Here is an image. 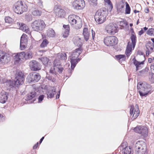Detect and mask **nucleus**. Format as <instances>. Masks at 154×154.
Returning <instances> with one entry per match:
<instances>
[{"mask_svg": "<svg viewBox=\"0 0 154 154\" xmlns=\"http://www.w3.org/2000/svg\"><path fill=\"white\" fill-rule=\"evenodd\" d=\"M46 24L43 20H36L31 24V26L33 30L40 32L45 27Z\"/></svg>", "mask_w": 154, "mask_h": 154, "instance_id": "39448f33", "label": "nucleus"}, {"mask_svg": "<svg viewBox=\"0 0 154 154\" xmlns=\"http://www.w3.org/2000/svg\"><path fill=\"white\" fill-rule=\"evenodd\" d=\"M82 25V21L79 17L75 23V24H74L72 27L76 29H79L81 28Z\"/></svg>", "mask_w": 154, "mask_h": 154, "instance_id": "5701e85b", "label": "nucleus"}, {"mask_svg": "<svg viewBox=\"0 0 154 154\" xmlns=\"http://www.w3.org/2000/svg\"><path fill=\"white\" fill-rule=\"evenodd\" d=\"M60 90H59L58 93L56 95V99H58L59 98L60 96Z\"/></svg>", "mask_w": 154, "mask_h": 154, "instance_id": "4d7b16f0", "label": "nucleus"}, {"mask_svg": "<svg viewBox=\"0 0 154 154\" xmlns=\"http://www.w3.org/2000/svg\"><path fill=\"white\" fill-rule=\"evenodd\" d=\"M146 72L145 70H142L139 72L138 73V75H143Z\"/></svg>", "mask_w": 154, "mask_h": 154, "instance_id": "603ef678", "label": "nucleus"}, {"mask_svg": "<svg viewBox=\"0 0 154 154\" xmlns=\"http://www.w3.org/2000/svg\"><path fill=\"white\" fill-rule=\"evenodd\" d=\"M74 43L75 45L79 47L80 46L82 45L81 39L79 37H76L74 41Z\"/></svg>", "mask_w": 154, "mask_h": 154, "instance_id": "c9c22d12", "label": "nucleus"}, {"mask_svg": "<svg viewBox=\"0 0 154 154\" xmlns=\"http://www.w3.org/2000/svg\"><path fill=\"white\" fill-rule=\"evenodd\" d=\"M130 30L131 32V34H133V33L134 34H135L133 29L132 28Z\"/></svg>", "mask_w": 154, "mask_h": 154, "instance_id": "774afa93", "label": "nucleus"}, {"mask_svg": "<svg viewBox=\"0 0 154 154\" xmlns=\"http://www.w3.org/2000/svg\"><path fill=\"white\" fill-rule=\"evenodd\" d=\"M151 44H152V42H149L146 46V48L147 49L146 53V56H148L153 51L154 49Z\"/></svg>", "mask_w": 154, "mask_h": 154, "instance_id": "412c9836", "label": "nucleus"}, {"mask_svg": "<svg viewBox=\"0 0 154 154\" xmlns=\"http://www.w3.org/2000/svg\"><path fill=\"white\" fill-rule=\"evenodd\" d=\"M44 138V137H43L40 139V141L39 142L40 143H42V142Z\"/></svg>", "mask_w": 154, "mask_h": 154, "instance_id": "69168bd1", "label": "nucleus"}, {"mask_svg": "<svg viewBox=\"0 0 154 154\" xmlns=\"http://www.w3.org/2000/svg\"><path fill=\"white\" fill-rule=\"evenodd\" d=\"M8 83V85H9V86L11 88L14 87L15 85L17 86H18L17 85V84L15 83V79H14V81L11 80L9 81Z\"/></svg>", "mask_w": 154, "mask_h": 154, "instance_id": "c03bdc74", "label": "nucleus"}, {"mask_svg": "<svg viewBox=\"0 0 154 154\" xmlns=\"http://www.w3.org/2000/svg\"><path fill=\"white\" fill-rule=\"evenodd\" d=\"M131 41L133 48H134L136 42V36L135 34H134L133 33L131 34L130 37Z\"/></svg>", "mask_w": 154, "mask_h": 154, "instance_id": "2f4dec72", "label": "nucleus"}, {"mask_svg": "<svg viewBox=\"0 0 154 154\" xmlns=\"http://www.w3.org/2000/svg\"><path fill=\"white\" fill-rule=\"evenodd\" d=\"M23 52L18 53L16 54H15V55L14 56V59L15 60V62H18L21 59H23V54H24Z\"/></svg>", "mask_w": 154, "mask_h": 154, "instance_id": "4be33fe9", "label": "nucleus"}, {"mask_svg": "<svg viewBox=\"0 0 154 154\" xmlns=\"http://www.w3.org/2000/svg\"><path fill=\"white\" fill-rule=\"evenodd\" d=\"M3 116L1 114H0V122L2 120V118Z\"/></svg>", "mask_w": 154, "mask_h": 154, "instance_id": "338daca9", "label": "nucleus"}, {"mask_svg": "<svg viewBox=\"0 0 154 154\" xmlns=\"http://www.w3.org/2000/svg\"><path fill=\"white\" fill-rule=\"evenodd\" d=\"M134 64L136 66V70L137 71L139 67L140 66V65L141 64H144V62L142 61L140 62L135 60L134 61Z\"/></svg>", "mask_w": 154, "mask_h": 154, "instance_id": "4c0bfd02", "label": "nucleus"}, {"mask_svg": "<svg viewBox=\"0 0 154 154\" xmlns=\"http://www.w3.org/2000/svg\"><path fill=\"white\" fill-rule=\"evenodd\" d=\"M103 42L107 46H112L117 44L118 42L117 38L115 36H106L104 38Z\"/></svg>", "mask_w": 154, "mask_h": 154, "instance_id": "0eeeda50", "label": "nucleus"}, {"mask_svg": "<svg viewBox=\"0 0 154 154\" xmlns=\"http://www.w3.org/2000/svg\"><path fill=\"white\" fill-rule=\"evenodd\" d=\"M64 11L62 9H60L58 12V16L61 17L64 16Z\"/></svg>", "mask_w": 154, "mask_h": 154, "instance_id": "de8ad7c7", "label": "nucleus"}, {"mask_svg": "<svg viewBox=\"0 0 154 154\" xmlns=\"http://www.w3.org/2000/svg\"><path fill=\"white\" fill-rule=\"evenodd\" d=\"M147 34L150 35H154V29L151 28L149 29L147 31Z\"/></svg>", "mask_w": 154, "mask_h": 154, "instance_id": "49530a36", "label": "nucleus"}, {"mask_svg": "<svg viewBox=\"0 0 154 154\" xmlns=\"http://www.w3.org/2000/svg\"><path fill=\"white\" fill-rule=\"evenodd\" d=\"M154 74H152L151 75V79L152 80V82H154Z\"/></svg>", "mask_w": 154, "mask_h": 154, "instance_id": "052dcab7", "label": "nucleus"}, {"mask_svg": "<svg viewBox=\"0 0 154 154\" xmlns=\"http://www.w3.org/2000/svg\"><path fill=\"white\" fill-rule=\"evenodd\" d=\"M144 33V32L143 30L142 29L141 30L138 32V34L139 35H141L143 34Z\"/></svg>", "mask_w": 154, "mask_h": 154, "instance_id": "6e6d98bb", "label": "nucleus"}, {"mask_svg": "<svg viewBox=\"0 0 154 154\" xmlns=\"http://www.w3.org/2000/svg\"><path fill=\"white\" fill-rule=\"evenodd\" d=\"M8 94L5 92H1L0 93V103H5L8 100Z\"/></svg>", "mask_w": 154, "mask_h": 154, "instance_id": "6ab92c4d", "label": "nucleus"}, {"mask_svg": "<svg viewBox=\"0 0 154 154\" xmlns=\"http://www.w3.org/2000/svg\"><path fill=\"white\" fill-rule=\"evenodd\" d=\"M77 17L75 15H70L68 16V21L72 26L75 24V23L77 20L76 19Z\"/></svg>", "mask_w": 154, "mask_h": 154, "instance_id": "aec40b11", "label": "nucleus"}, {"mask_svg": "<svg viewBox=\"0 0 154 154\" xmlns=\"http://www.w3.org/2000/svg\"><path fill=\"white\" fill-rule=\"evenodd\" d=\"M107 15V11L105 8L98 10L95 13L94 18L96 22L98 24L103 23Z\"/></svg>", "mask_w": 154, "mask_h": 154, "instance_id": "f03ea898", "label": "nucleus"}, {"mask_svg": "<svg viewBox=\"0 0 154 154\" xmlns=\"http://www.w3.org/2000/svg\"><path fill=\"white\" fill-rule=\"evenodd\" d=\"M10 58L7 57V54L2 51H0V61L3 62H7L10 60Z\"/></svg>", "mask_w": 154, "mask_h": 154, "instance_id": "f3484780", "label": "nucleus"}, {"mask_svg": "<svg viewBox=\"0 0 154 154\" xmlns=\"http://www.w3.org/2000/svg\"><path fill=\"white\" fill-rule=\"evenodd\" d=\"M92 35V39L93 40L94 39L95 35V32L94 31H93L92 29L91 30Z\"/></svg>", "mask_w": 154, "mask_h": 154, "instance_id": "5fc2aeb1", "label": "nucleus"}, {"mask_svg": "<svg viewBox=\"0 0 154 154\" xmlns=\"http://www.w3.org/2000/svg\"><path fill=\"white\" fill-rule=\"evenodd\" d=\"M24 76L23 73L21 72H19L16 73L15 79L17 86L22 85L23 83L24 80Z\"/></svg>", "mask_w": 154, "mask_h": 154, "instance_id": "f8f14e48", "label": "nucleus"}, {"mask_svg": "<svg viewBox=\"0 0 154 154\" xmlns=\"http://www.w3.org/2000/svg\"><path fill=\"white\" fill-rule=\"evenodd\" d=\"M41 77L39 73L34 72L29 74L27 79L30 83H35L38 82L40 79Z\"/></svg>", "mask_w": 154, "mask_h": 154, "instance_id": "9d476101", "label": "nucleus"}, {"mask_svg": "<svg viewBox=\"0 0 154 154\" xmlns=\"http://www.w3.org/2000/svg\"><path fill=\"white\" fill-rule=\"evenodd\" d=\"M83 34L86 41H87L89 39L90 34L88 29L87 28H84L83 29Z\"/></svg>", "mask_w": 154, "mask_h": 154, "instance_id": "cd10ccee", "label": "nucleus"}, {"mask_svg": "<svg viewBox=\"0 0 154 154\" xmlns=\"http://www.w3.org/2000/svg\"><path fill=\"white\" fill-rule=\"evenodd\" d=\"M17 24L20 26V29L22 31L27 32L29 31V29L27 26L23 23L17 22Z\"/></svg>", "mask_w": 154, "mask_h": 154, "instance_id": "bb28decb", "label": "nucleus"}, {"mask_svg": "<svg viewBox=\"0 0 154 154\" xmlns=\"http://www.w3.org/2000/svg\"><path fill=\"white\" fill-rule=\"evenodd\" d=\"M150 69L152 71L154 72V63L151 64Z\"/></svg>", "mask_w": 154, "mask_h": 154, "instance_id": "864d4df0", "label": "nucleus"}, {"mask_svg": "<svg viewBox=\"0 0 154 154\" xmlns=\"http://www.w3.org/2000/svg\"><path fill=\"white\" fill-rule=\"evenodd\" d=\"M71 60V69H68V71L69 72V76H70L71 75L72 73L73 70L74 68L76 66V64L78 63L79 61L80 60L79 58H70Z\"/></svg>", "mask_w": 154, "mask_h": 154, "instance_id": "2eb2a0df", "label": "nucleus"}, {"mask_svg": "<svg viewBox=\"0 0 154 154\" xmlns=\"http://www.w3.org/2000/svg\"><path fill=\"white\" fill-rule=\"evenodd\" d=\"M151 86L146 82H140L138 83L137 88L141 97L145 96L150 91Z\"/></svg>", "mask_w": 154, "mask_h": 154, "instance_id": "f257e3e1", "label": "nucleus"}, {"mask_svg": "<svg viewBox=\"0 0 154 154\" xmlns=\"http://www.w3.org/2000/svg\"><path fill=\"white\" fill-rule=\"evenodd\" d=\"M125 5L124 4H120L117 7V9L118 11H121L122 9L124 7Z\"/></svg>", "mask_w": 154, "mask_h": 154, "instance_id": "09e8293b", "label": "nucleus"}, {"mask_svg": "<svg viewBox=\"0 0 154 154\" xmlns=\"http://www.w3.org/2000/svg\"><path fill=\"white\" fill-rule=\"evenodd\" d=\"M97 1V0H90V1H91V2L95 4H96Z\"/></svg>", "mask_w": 154, "mask_h": 154, "instance_id": "e2e57ef3", "label": "nucleus"}, {"mask_svg": "<svg viewBox=\"0 0 154 154\" xmlns=\"http://www.w3.org/2000/svg\"><path fill=\"white\" fill-rule=\"evenodd\" d=\"M40 60L45 66L47 65L49 60L48 58L47 57H42L41 58Z\"/></svg>", "mask_w": 154, "mask_h": 154, "instance_id": "e433bc0d", "label": "nucleus"}, {"mask_svg": "<svg viewBox=\"0 0 154 154\" xmlns=\"http://www.w3.org/2000/svg\"><path fill=\"white\" fill-rule=\"evenodd\" d=\"M58 60H55L54 63V68L50 69V72L54 75H58L57 72L59 73H62L63 70V67L60 65Z\"/></svg>", "mask_w": 154, "mask_h": 154, "instance_id": "423d86ee", "label": "nucleus"}, {"mask_svg": "<svg viewBox=\"0 0 154 154\" xmlns=\"http://www.w3.org/2000/svg\"><path fill=\"white\" fill-rule=\"evenodd\" d=\"M148 62L149 63H151L153 62L152 61V58H149L148 59Z\"/></svg>", "mask_w": 154, "mask_h": 154, "instance_id": "bf43d9fd", "label": "nucleus"}, {"mask_svg": "<svg viewBox=\"0 0 154 154\" xmlns=\"http://www.w3.org/2000/svg\"><path fill=\"white\" fill-rule=\"evenodd\" d=\"M119 149H122V154H132L130 146H127L125 147H123V144L119 147Z\"/></svg>", "mask_w": 154, "mask_h": 154, "instance_id": "dca6fc26", "label": "nucleus"}, {"mask_svg": "<svg viewBox=\"0 0 154 154\" xmlns=\"http://www.w3.org/2000/svg\"><path fill=\"white\" fill-rule=\"evenodd\" d=\"M47 35L49 37H54L55 33L53 29L49 28L47 31Z\"/></svg>", "mask_w": 154, "mask_h": 154, "instance_id": "c85d7f7f", "label": "nucleus"}, {"mask_svg": "<svg viewBox=\"0 0 154 154\" xmlns=\"http://www.w3.org/2000/svg\"><path fill=\"white\" fill-rule=\"evenodd\" d=\"M72 5L73 8L77 10L82 9L85 6L84 0H75L73 2Z\"/></svg>", "mask_w": 154, "mask_h": 154, "instance_id": "9b49d317", "label": "nucleus"}, {"mask_svg": "<svg viewBox=\"0 0 154 154\" xmlns=\"http://www.w3.org/2000/svg\"><path fill=\"white\" fill-rule=\"evenodd\" d=\"M44 95H40L38 97V102L39 103H41L43 100L44 98Z\"/></svg>", "mask_w": 154, "mask_h": 154, "instance_id": "8fccbe9b", "label": "nucleus"}, {"mask_svg": "<svg viewBox=\"0 0 154 154\" xmlns=\"http://www.w3.org/2000/svg\"><path fill=\"white\" fill-rule=\"evenodd\" d=\"M56 91L57 89L55 87L51 88L50 91H48L47 94L48 98H52L54 95L55 94Z\"/></svg>", "mask_w": 154, "mask_h": 154, "instance_id": "393cba45", "label": "nucleus"}, {"mask_svg": "<svg viewBox=\"0 0 154 154\" xmlns=\"http://www.w3.org/2000/svg\"><path fill=\"white\" fill-rule=\"evenodd\" d=\"M32 13L33 16H37L40 15L41 12L37 9L35 8L32 10Z\"/></svg>", "mask_w": 154, "mask_h": 154, "instance_id": "f704fd0d", "label": "nucleus"}, {"mask_svg": "<svg viewBox=\"0 0 154 154\" xmlns=\"http://www.w3.org/2000/svg\"><path fill=\"white\" fill-rule=\"evenodd\" d=\"M57 75H54L53 74L50 72V74L48 76L47 75L46 78L48 80L51 81L52 82H54L56 80L55 77L57 76Z\"/></svg>", "mask_w": 154, "mask_h": 154, "instance_id": "7c9ffc66", "label": "nucleus"}, {"mask_svg": "<svg viewBox=\"0 0 154 154\" xmlns=\"http://www.w3.org/2000/svg\"><path fill=\"white\" fill-rule=\"evenodd\" d=\"M117 26L114 23H110L105 27V30L107 33L114 35L117 32Z\"/></svg>", "mask_w": 154, "mask_h": 154, "instance_id": "6e6552de", "label": "nucleus"}, {"mask_svg": "<svg viewBox=\"0 0 154 154\" xmlns=\"http://www.w3.org/2000/svg\"><path fill=\"white\" fill-rule=\"evenodd\" d=\"M81 53V48H77L72 53L71 56H70V58H77Z\"/></svg>", "mask_w": 154, "mask_h": 154, "instance_id": "b1692460", "label": "nucleus"}, {"mask_svg": "<svg viewBox=\"0 0 154 154\" xmlns=\"http://www.w3.org/2000/svg\"><path fill=\"white\" fill-rule=\"evenodd\" d=\"M131 45H127L125 51V54L127 57L128 58L131 54L132 51Z\"/></svg>", "mask_w": 154, "mask_h": 154, "instance_id": "473e14b6", "label": "nucleus"}, {"mask_svg": "<svg viewBox=\"0 0 154 154\" xmlns=\"http://www.w3.org/2000/svg\"><path fill=\"white\" fill-rule=\"evenodd\" d=\"M105 3L108 5L109 6L111 10L113 8L112 4L110 0H104Z\"/></svg>", "mask_w": 154, "mask_h": 154, "instance_id": "a18cd8bd", "label": "nucleus"}, {"mask_svg": "<svg viewBox=\"0 0 154 154\" xmlns=\"http://www.w3.org/2000/svg\"><path fill=\"white\" fill-rule=\"evenodd\" d=\"M13 8L14 11L17 14H21L28 10L27 5L22 1H19L16 2L14 5Z\"/></svg>", "mask_w": 154, "mask_h": 154, "instance_id": "7ed1b4c3", "label": "nucleus"}, {"mask_svg": "<svg viewBox=\"0 0 154 154\" xmlns=\"http://www.w3.org/2000/svg\"><path fill=\"white\" fill-rule=\"evenodd\" d=\"M27 42V40L25 37V35H23L21 37L20 44H26Z\"/></svg>", "mask_w": 154, "mask_h": 154, "instance_id": "37998d69", "label": "nucleus"}, {"mask_svg": "<svg viewBox=\"0 0 154 154\" xmlns=\"http://www.w3.org/2000/svg\"><path fill=\"white\" fill-rule=\"evenodd\" d=\"M36 95V93L35 92H31L29 94H28L25 98V100L26 101H29L28 102H27V103H32V102H33L35 101V99H33H33Z\"/></svg>", "mask_w": 154, "mask_h": 154, "instance_id": "a211bd4d", "label": "nucleus"}, {"mask_svg": "<svg viewBox=\"0 0 154 154\" xmlns=\"http://www.w3.org/2000/svg\"><path fill=\"white\" fill-rule=\"evenodd\" d=\"M134 131L135 132L141 134L144 136L147 135L148 133L147 128L143 126L137 127L134 128Z\"/></svg>", "mask_w": 154, "mask_h": 154, "instance_id": "ddd939ff", "label": "nucleus"}, {"mask_svg": "<svg viewBox=\"0 0 154 154\" xmlns=\"http://www.w3.org/2000/svg\"><path fill=\"white\" fill-rule=\"evenodd\" d=\"M29 66L31 70L33 71H38L41 69V65L38 62L32 60L29 63Z\"/></svg>", "mask_w": 154, "mask_h": 154, "instance_id": "4468645a", "label": "nucleus"}, {"mask_svg": "<svg viewBox=\"0 0 154 154\" xmlns=\"http://www.w3.org/2000/svg\"><path fill=\"white\" fill-rule=\"evenodd\" d=\"M58 57L61 60H65L67 58L66 54L64 52L59 54Z\"/></svg>", "mask_w": 154, "mask_h": 154, "instance_id": "79ce46f5", "label": "nucleus"}, {"mask_svg": "<svg viewBox=\"0 0 154 154\" xmlns=\"http://www.w3.org/2000/svg\"><path fill=\"white\" fill-rule=\"evenodd\" d=\"M138 54L140 55H143L144 54L141 51H138Z\"/></svg>", "mask_w": 154, "mask_h": 154, "instance_id": "0e129e2a", "label": "nucleus"}, {"mask_svg": "<svg viewBox=\"0 0 154 154\" xmlns=\"http://www.w3.org/2000/svg\"><path fill=\"white\" fill-rule=\"evenodd\" d=\"M130 114L131 115H133L131 118L132 120L136 119L139 116L140 114V110L139 106L137 104L135 106L134 108L133 105L131 106Z\"/></svg>", "mask_w": 154, "mask_h": 154, "instance_id": "1a4fd4ad", "label": "nucleus"}, {"mask_svg": "<svg viewBox=\"0 0 154 154\" xmlns=\"http://www.w3.org/2000/svg\"><path fill=\"white\" fill-rule=\"evenodd\" d=\"M126 8L125 10V14H129L130 13L131 8L128 4L127 2H125Z\"/></svg>", "mask_w": 154, "mask_h": 154, "instance_id": "a19ab883", "label": "nucleus"}, {"mask_svg": "<svg viewBox=\"0 0 154 154\" xmlns=\"http://www.w3.org/2000/svg\"><path fill=\"white\" fill-rule=\"evenodd\" d=\"M26 44H20V48L21 50H23L25 48Z\"/></svg>", "mask_w": 154, "mask_h": 154, "instance_id": "3c124183", "label": "nucleus"}, {"mask_svg": "<svg viewBox=\"0 0 154 154\" xmlns=\"http://www.w3.org/2000/svg\"><path fill=\"white\" fill-rule=\"evenodd\" d=\"M134 149L136 154H145L146 151V145L142 141H138L135 144Z\"/></svg>", "mask_w": 154, "mask_h": 154, "instance_id": "20e7f679", "label": "nucleus"}, {"mask_svg": "<svg viewBox=\"0 0 154 154\" xmlns=\"http://www.w3.org/2000/svg\"><path fill=\"white\" fill-rule=\"evenodd\" d=\"M48 43V41L46 39H45L43 40L40 46L42 48L45 47L47 46Z\"/></svg>", "mask_w": 154, "mask_h": 154, "instance_id": "ea45409f", "label": "nucleus"}, {"mask_svg": "<svg viewBox=\"0 0 154 154\" xmlns=\"http://www.w3.org/2000/svg\"><path fill=\"white\" fill-rule=\"evenodd\" d=\"M38 143L37 142L33 146V149H36L37 147L38 146Z\"/></svg>", "mask_w": 154, "mask_h": 154, "instance_id": "13d9d810", "label": "nucleus"}, {"mask_svg": "<svg viewBox=\"0 0 154 154\" xmlns=\"http://www.w3.org/2000/svg\"><path fill=\"white\" fill-rule=\"evenodd\" d=\"M24 54L23 55V58H25L26 60L29 59L31 58L32 56L31 52H27L25 53L23 52Z\"/></svg>", "mask_w": 154, "mask_h": 154, "instance_id": "72a5a7b5", "label": "nucleus"}, {"mask_svg": "<svg viewBox=\"0 0 154 154\" xmlns=\"http://www.w3.org/2000/svg\"><path fill=\"white\" fill-rule=\"evenodd\" d=\"M63 27L64 28V31L62 34L64 38H66L68 36L69 34L70 29L69 25H63Z\"/></svg>", "mask_w": 154, "mask_h": 154, "instance_id": "a878e982", "label": "nucleus"}, {"mask_svg": "<svg viewBox=\"0 0 154 154\" xmlns=\"http://www.w3.org/2000/svg\"><path fill=\"white\" fill-rule=\"evenodd\" d=\"M5 22L6 23L11 24L14 22V19L9 17H6L5 18Z\"/></svg>", "mask_w": 154, "mask_h": 154, "instance_id": "58836bf2", "label": "nucleus"}, {"mask_svg": "<svg viewBox=\"0 0 154 154\" xmlns=\"http://www.w3.org/2000/svg\"><path fill=\"white\" fill-rule=\"evenodd\" d=\"M115 57L117 60L121 63L122 61H124L125 60V55L119 54L115 56Z\"/></svg>", "mask_w": 154, "mask_h": 154, "instance_id": "c756f323", "label": "nucleus"}, {"mask_svg": "<svg viewBox=\"0 0 154 154\" xmlns=\"http://www.w3.org/2000/svg\"><path fill=\"white\" fill-rule=\"evenodd\" d=\"M118 23L120 26H123V24L124 23V22L123 21H120Z\"/></svg>", "mask_w": 154, "mask_h": 154, "instance_id": "680f3d73", "label": "nucleus"}]
</instances>
